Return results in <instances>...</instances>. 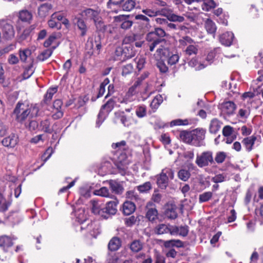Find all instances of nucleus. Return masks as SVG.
<instances>
[{
  "label": "nucleus",
  "mask_w": 263,
  "mask_h": 263,
  "mask_svg": "<svg viewBox=\"0 0 263 263\" xmlns=\"http://www.w3.org/2000/svg\"><path fill=\"white\" fill-rule=\"evenodd\" d=\"M39 111L36 105L18 102L14 109L13 114L16 120L23 123L27 119H30L37 116Z\"/></svg>",
  "instance_id": "nucleus-1"
},
{
  "label": "nucleus",
  "mask_w": 263,
  "mask_h": 263,
  "mask_svg": "<svg viewBox=\"0 0 263 263\" xmlns=\"http://www.w3.org/2000/svg\"><path fill=\"white\" fill-rule=\"evenodd\" d=\"M166 35L164 30L160 28H156L155 31L148 33L146 35V40L148 42L149 50L152 52L157 45L163 42L166 43V41L162 39Z\"/></svg>",
  "instance_id": "nucleus-2"
},
{
  "label": "nucleus",
  "mask_w": 263,
  "mask_h": 263,
  "mask_svg": "<svg viewBox=\"0 0 263 263\" xmlns=\"http://www.w3.org/2000/svg\"><path fill=\"white\" fill-rule=\"evenodd\" d=\"M115 105L114 97L109 99L105 104L103 105L97 116L96 126L99 127L104 121L109 113L114 109Z\"/></svg>",
  "instance_id": "nucleus-3"
},
{
  "label": "nucleus",
  "mask_w": 263,
  "mask_h": 263,
  "mask_svg": "<svg viewBox=\"0 0 263 263\" xmlns=\"http://www.w3.org/2000/svg\"><path fill=\"white\" fill-rule=\"evenodd\" d=\"M81 14L86 20H93L98 29L101 30L104 26L98 11L88 8L83 10Z\"/></svg>",
  "instance_id": "nucleus-4"
},
{
  "label": "nucleus",
  "mask_w": 263,
  "mask_h": 263,
  "mask_svg": "<svg viewBox=\"0 0 263 263\" xmlns=\"http://www.w3.org/2000/svg\"><path fill=\"white\" fill-rule=\"evenodd\" d=\"M214 162L213 153L210 151H204L197 155L195 161L196 164L201 168L208 166Z\"/></svg>",
  "instance_id": "nucleus-5"
},
{
  "label": "nucleus",
  "mask_w": 263,
  "mask_h": 263,
  "mask_svg": "<svg viewBox=\"0 0 263 263\" xmlns=\"http://www.w3.org/2000/svg\"><path fill=\"white\" fill-rule=\"evenodd\" d=\"M166 174H168V177L172 180L174 178V172L171 168L166 167L163 169L161 173L157 176V183L158 186L162 188L167 186L169 179L167 178Z\"/></svg>",
  "instance_id": "nucleus-6"
},
{
  "label": "nucleus",
  "mask_w": 263,
  "mask_h": 263,
  "mask_svg": "<svg viewBox=\"0 0 263 263\" xmlns=\"http://www.w3.org/2000/svg\"><path fill=\"white\" fill-rule=\"evenodd\" d=\"M109 185V189L111 193L109 192V190L106 187H102L99 190H96L93 191V194L97 196H100L104 197H108L109 198H114V193L115 192V182L113 180H107ZM104 181L103 183H105Z\"/></svg>",
  "instance_id": "nucleus-7"
},
{
  "label": "nucleus",
  "mask_w": 263,
  "mask_h": 263,
  "mask_svg": "<svg viewBox=\"0 0 263 263\" xmlns=\"http://www.w3.org/2000/svg\"><path fill=\"white\" fill-rule=\"evenodd\" d=\"M206 130L203 128H196L192 130V145L200 146L202 145L205 137Z\"/></svg>",
  "instance_id": "nucleus-8"
},
{
  "label": "nucleus",
  "mask_w": 263,
  "mask_h": 263,
  "mask_svg": "<svg viewBox=\"0 0 263 263\" xmlns=\"http://www.w3.org/2000/svg\"><path fill=\"white\" fill-rule=\"evenodd\" d=\"M133 24L132 16L130 15H119L116 16V26L123 29L127 30Z\"/></svg>",
  "instance_id": "nucleus-9"
},
{
  "label": "nucleus",
  "mask_w": 263,
  "mask_h": 263,
  "mask_svg": "<svg viewBox=\"0 0 263 263\" xmlns=\"http://www.w3.org/2000/svg\"><path fill=\"white\" fill-rule=\"evenodd\" d=\"M158 13H159V15L166 16L170 21L182 22L184 20L183 16L174 14L173 11L169 8L162 9L161 10L158 11Z\"/></svg>",
  "instance_id": "nucleus-10"
},
{
  "label": "nucleus",
  "mask_w": 263,
  "mask_h": 263,
  "mask_svg": "<svg viewBox=\"0 0 263 263\" xmlns=\"http://www.w3.org/2000/svg\"><path fill=\"white\" fill-rule=\"evenodd\" d=\"M4 36L7 40L11 39L14 35V30L12 25L5 21L0 22Z\"/></svg>",
  "instance_id": "nucleus-11"
},
{
  "label": "nucleus",
  "mask_w": 263,
  "mask_h": 263,
  "mask_svg": "<svg viewBox=\"0 0 263 263\" xmlns=\"http://www.w3.org/2000/svg\"><path fill=\"white\" fill-rule=\"evenodd\" d=\"M219 108L223 114L230 116L235 113L236 105L232 101H226L221 103Z\"/></svg>",
  "instance_id": "nucleus-12"
},
{
  "label": "nucleus",
  "mask_w": 263,
  "mask_h": 263,
  "mask_svg": "<svg viewBox=\"0 0 263 263\" xmlns=\"http://www.w3.org/2000/svg\"><path fill=\"white\" fill-rule=\"evenodd\" d=\"M18 141V137L16 135L11 134L2 140V144L5 147L12 148L17 145Z\"/></svg>",
  "instance_id": "nucleus-13"
},
{
  "label": "nucleus",
  "mask_w": 263,
  "mask_h": 263,
  "mask_svg": "<svg viewBox=\"0 0 263 263\" xmlns=\"http://www.w3.org/2000/svg\"><path fill=\"white\" fill-rule=\"evenodd\" d=\"M107 263H115V237H113L108 244Z\"/></svg>",
  "instance_id": "nucleus-14"
},
{
  "label": "nucleus",
  "mask_w": 263,
  "mask_h": 263,
  "mask_svg": "<svg viewBox=\"0 0 263 263\" xmlns=\"http://www.w3.org/2000/svg\"><path fill=\"white\" fill-rule=\"evenodd\" d=\"M189 233V227L184 226H171V235H180L183 237L187 236Z\"/></svg>",
  "instance_id": "nucleus-15"
},
{
  "label": "nucleus",
  "mask_w": 263,
  "mask_h": 263,
  "mask_svg": "<svg viewBox=\"0 0 263 263\" xmlns=\"http://www.w3.org/2000/svg\"><path fill=\"white\" fill-rule=\"evenodd\" d=\"M234 39V35L232 32H226L221 34L219 37L220 43L226 46H230Z\"/></svg>",
  "instance_id": "nucleus-16"
},
{
  "label": "nucleus",
  "mask_w": 263,
  "mask_h": 263,
  "mask_svg": "<svg viewBox=\"0 0 263 263\" xmlns=\"http://www.w3.org/2000/svg\"><path fill=\"white\" fill-rule=\"evenodd\" d=\"M171 54L168 46L164 43V45L161 44L156 50V56L158 58H167Z\"/></svg>",
  "instance_id": "nucleus-17"
},
{
  "label": "nucleus",
  "mask_w": 263,
  "mask_h": 263,
  "mask_svg": "<svg viewBox=\"0 0 263 263\" xmlns=\"http://www.w3.org/2000/svg\"><path fill=\"white\" fill-rule=\"evenodd\" d=\"M222 123L217 118H214L210 121L209 132L212 134H217L221 128Z\"/></svg>",
  "instance_id": "nucleus-18"
},
{
  "label": "nucleus",
  "mask_w": 263,
  "mask_h": 263,
  "mask_svg": "<svg viewBox=\"0 0 263 263\" xmlns=\"http://www.w3.org/2000/svg\"><path fill=\"white\" fill-rule=\"evenodd\" d=\"M76 26L80 31V35L82 36L86 35L88 27L84 21L80 18H77V22L74 23Z\"/></svg>",
  "instance_id": "nucleus-19"
},
{
  "label": "nucleus",
  "mask_w": 263,
  "mask_h": 263,
  "mask_svg": "<svg viewBox=\"0 0 263 263\" xmlns=\"http://www.w3.org/2000/svg\"><path fill=\"white\" fill-rule=\"evenodd\" d=\"M136 209L135 204L131 201H125L122 206V211L124 215H129L133 213Z\"/></svg>",
  "instance_id": "nucleus-20"
},
{
  "label": "nucleus",
  "mask_w": 263,
  "mask_h": 263,
  "mask_svg": "<svg viewBox=\"0 0 263 263\" xmlns=\"http://www.w3.org/2000/svg\"><path fill=\"white\" fill-rule=\"evenodd\" d=\"M256 140V137L254 136L248 137L242 140V143L245 146L248 152H250L253 149V146Z\"/></svg>",
  "instance_id": "nucleus-21"
},
{
  "label": "nucleus",
  "mask_w": 263,
  "mask_h": 263,
  "mask_svg": "<svg viewBox=\"0 0 263 263\" xmlns=\"http://www.w3.org/2000/svg\"><path fill=\"white\" fill-rule=\"evenodd\" d=\"M12 245V239L9 237L3 236L0 237V247L3 248L4 251H7L8 249Z\"/></svg>",
  "instance_id": "nucleus-22"
},
{
  "label": "nucleus",
  "mask_w": 263,
  "mask_h": 263,
  "mask_svg": "<svg viewBox=\"0 0 263 263\" xmlns=\"http://www.w3.org/2000/svg\"><path fill=\"white\" fill-rule=\"evenodd\" d=\"M165 215L168 218L176 219L178 216L177 207L175 205H168L165 210Z\"/></svg>",
  "instance_id": "nucleus-23"
},
{
  "label": "nucleus",
  "mask_w": 263,
  "mask_h": 263,
  "mask_svg": "<svg viewBox=\"0 0 263 263\" xmlns=\"http://www.w3.org/2000/svg\"><path fill=\"white\" fill-rule=\"evenodd\" d=\"M146 218L152 222H154L158 219V212L156 208L148 209L146 213Z\"/></svg>",
  "instance_id": "nucleus-24"
},
{
  "label": "nucleus",
  "mask_w": 263,
  "mask_h": 263,
  "mask_svg": "<svg viewBox=\"0 0 263 263\" xmlns=\"http://www.w3.org/2000/svg\"><path fill=\"white\" fill-rule=\"evenodd\" d=\"M52 6L50 4L45 3L42 5L38 9L39 15L41 17H45L48 14Z\"/></svg>",
  "instance_id": "nucleus-25"
},
{
  "label": "nucleus",
  "mask_w": 263,
  "mask_h": 263,
  "mask_svg": "<svg viewBox=\"0 0 263 263\" xmlns=\"http://www.w3.org/2000/svg\"><path fill=\"white\" fill-rule=\"evenodd\" d=\"M56 47H52V49H47L41 52L37 56V59L39 61H44L48 59L52 54L53 50Z\"/></svg>",
  "instance_id": "nucleus-26"
},
{
  "label": "nucleus",
  "mask_w": 263,
  "mask_h": 263,
  "mask_svg": "<svg viewBox=\"0 0 263 263\" xmlns=\"http://www.w3.org/2000/svg\"><path fill=\"white\" fill-rule=\"evenodd\" d=\"M39 130L43 131L46 133L51 134L53 129L50 127V122L48 119L43 120L41 122Z\"/></svg>",
  "instance_id": "nucleus-27"
},
{
  "label": "nucleus",
  "mask_w": 263,
  "mask_h": 263,
  "mask_svg": "<svg viewBox=\"0 0 263 263\" xmlns=\"http://www.w3.org/2000/svg\"><path fill=\"white\" fill-rule=\"evenodd\" d=\"M61 33H53L51 34L48 38L44 42V46L45 47H48L51 46L52 44L56 42V40L61 37Z\"/></svg>",
  "instance_id": "nucleus-28"
},
{
  "label": "nucleus",
  "mask_w": 263,
  "mask_h": 263,
  "mask_svg": "<svg viewBox=\"0 0 263 263\" xmlns=\"http://www.w3.org/2000/svg\"><path fill=\"white\" fill-rule=\"evenodd\" d=\"M171 226L165 224H159L155 228V232L157 234H171Z\"/></svg>",
  "instance_id": "nucleus-29"
},
{
  "label": "nucleus",
  "mask_w": 263,
  "mask_h": 263,
  "mask_svg": "<svg viewBox=\"0 0 263 263\" xmlns=\"http://www.w3.org/2000/svg\"><path fill=\"white\" fill-rule=\"evenodd\" d=\"M162 102L163 98L161 95H158L155 96L150 104V106L153 112H155L158 109Z\"/></svg>",
  "instance_id": "nucleus-30"
},
{
  "label": "nucleus",
  "mask_w": 263,
  "mask_h": 263,
  "mask_svg": "<svg viewBox=\"0 0 263 263\" xmlns=\"http://www.w3.org/2000/svg\"><path fill=\"white\" fill-rule=\"evenodd\" d=\"M19 18L22 22L29 23L32 18V15L27 10H22L19 13Z\"/></svg>",
  "instance_id": "nucleus-31"
},
{
  "label": "nucleus",
  "mask_w": 263,
  "mask_h": 263,
  "mask_svg": "<svg viewBox=\"0 0 263 263\" xmlns=\"http://www.w3.org/2000/svg\"><path fill=\"white\" fill-rule=\"evenodd\" d=\"M205 28L209 33L213 34L215 36L216 30L215 24L210 19H207L205 22Z\"/></svg>",
  "instance_id": "nucleus-32"
},
{
  "label": "nucleus",
  "mask_w": 263,
  "mask_h": 263,
  "mask_svg": "<svg viewBox=\"0 0 263 263\" xmlns=\"http://www.w3.org/2000/svg\"><path fill=\"white\" fill-rule=\"evenodd\" d=\"M179 136L182 141L192 145V131H181L180 133Z\"/></svg>",
  "instance_id": "nucleus-33"
},
{
  "label": "nucleus",
  "mask_w": 263,
  "mask_h": 263,
  "mask_svg": "<svg viewBox=\"0 0 263 263\" xmlns=\"http://www.w3.org/2000/svg\"><path fill=\"white\" fill-rule=\"evenodd\" d=\"M11 203L10 200H6L2 194H0V211L4 212L8 210Z\"/></svg>",
  "instance_id": "nucleus-34"
},
{
  "label": "nucleus",
  "mask_w": 263,
  "mask_h": 263,
  "mask_svg": "<svg viewBox=\"0 0 263 263\" xmlns=\"http://www.w3.org/2000/svg\"><path fill=\"white\" fill-rule=\"evenodd\" d=\"M164 245L166 248H171L176 247L177 248L182 247L183 246V242L179 239H172L165 241Z\"/></svg>",
  "instance_id": "nucleus-35"
},
{
  "label": "nucleus",
  "mask_w": 263,
  "mask_h": 263,
  "mask_svg": "<svg viewBox=\"0 0 263 263\" xmlns=\"http://www.w3.org/2000/svg\"><path fill=\"white\" fill-rule=\"evenodd\" d=\"M91 204L92 211L94 214L100 215L104 212L105 209H103L101 208V204L98 201L92 200Z\"/></svg>",
  "instance_id": "nucleus-36"
},
{
  "label": "nucleus",
  "mask_w": 263,
  "mask_h": 263,
  "mask_svg": "<svg viewBox=\"0 0 263 263\" xmlns=\"http://www.w3.org/2000/svg\"><path fill=\"white\" fill-rule=\"evenodd\" d=\"M76 220L81 224L86 220V215L83 209H80L76 212Z\"/></svg>",
  "instance_id": "nucleus-37"
},
{
  "label": "nucleus",
  "mask_w": 263,
  "mask_h": 263,
  "mask_svg": "<svg viewBox=\"0 0 263 263\" xmlns=\"http://www.w3.org/2000/svg\"><path fill=\"white\" fill-rule=\"evenodd\" d=\"M178 42L179 43V46L182 47H184L186 46H189L192 44H195L194 40L188 36H184L180 38Z\"/></svg>",
  "instance_id": "nucleus-38"
},
{
  "label": "nucleus",
  "mask_w": 263,
  "mask_h": 263,
  "mask_svg": "<svg viewBox=\"0 0 263 263\" xmlns=\"http://www.w3.org/2000/svg\"><path fill=\"white\" fill-rule=\"evenodd\" d=\"M106 213L109 215L115 214V202L114 201H109L106 203L105 211Z\"/></svg>",
  "instance_id": "nucleus-39"
},
{
  "label": "nucleus",
  "mask_w": 263,
  "mask_h": 263,
  "mask_svg": "<svg viewBox=\"0 0 263 263\" xmlns=\"http://www.w3.org/2000/svg\"><path fill=\"white\" fill-rule=\"evenodd\" d=\"M227 157V154L224 152H218L216 153L214 160L218 164L222 163Z\"/></svg>",
  "instance_id": "nucleus-40"
},
{
  "label": "nucleus",
  "mask_w": 263,
  "mask_h": 263,
  "mask_svg": "<svg viewBox=\"0 0 263 263\" xmlns=\"http://www.w3.org/2000/svg\"><path fill=\"white\" fill-rule=\"evenodd\" d=\"M213 196V193L211 192H205L201 194L199 196V202L200 203L205 202L209 201Z\"/></svg>",
  "instance_id": "nucleus-41"
},
{
  "label": "nucleus",
  "mask_w": 263,
  "mask_h": 263,
  "mask_svg": "<svg viewBox=\"0 0 263 263\" xmlns=\"http://www.w3.org/2000/svg\"><path fill=\"white\" fill-rule=\"evenodd\" d=\"M142 243L138 240L133 241L130 246V249L134 252H138L142 250Z\"/></svg>",
  "instance_id": "nucleus-42"
},
{
  "label": "nucleus",
  "mask_w": 263,
  "mask_h": 263,
  "mask_svg": "<svg viewBox=\"0 0 263 263\" xmlns=\"http://www.w3.org/2000/svg\"><path fill=\"white\" fill-rule=\"evenodd\" d=\"M135 6V2L133 0H127L122 5V9L124 11H130L133 10Z\"/></svg>",
  "instance_id": "nucleus-43"
},
{
  "label": "nucleus",
  "mask_w": 263,
  "mask_h": 263,
  "mask_svg": "<svg viewBox=\"0 0 263 263\" xmlns=\"http://www.w3.org/2000/svg\"><path fill=\"white\" fill-rule=\"evenodd\" d=\"M190 172L184 169L180 170L178 173V178L183 181H187L190 177Z\"/></svg>",
  "instance_id": "nucleus-44"
},
{
  "label": "nucleus",
  "mask_w": 263,
  "mask_h": 263,
  "mask_svg": "<svg viewBox=\"0 0 263 263\" xmlns=\"http://www.w3.org/2000/svg\"><path fill=\"white\" fill-rule=\"evenodd\" d=\"M135 61L137 64V68L140 70L144 67L145 58L143 55H138L135 58Z\"/></svg>",
  "instance_id": "nucleus-45"
},
{
  "label": "nucleus",
  "mask_w": 263,
  "mask_h": 263,
  "mask_svg": "<svg viewBox=\"0 0 263 263\" xmlns=\"http://www.w3.org/2000/svg\"><path fill=\"white\" fill-rule=\"evenodd\" d=\"M215 6L216 4L213 0H206L202 5V9L207 11Z\"/></svg>",
  "instance_id": "nucleus-46"
},
{
  "label": "nucleus",
  "mask_w": 263,
  "mask_h": 263,
  "mask_svg": "<svg viewBox=\"0 0 263 263\" xmlns=\"http://www.w3.org/2000/svg\"><path fill=\"white\" fill-rule=\"evenodd\" d=\"M185 51L186 54L189 55H191L192 54H196L198 52L197 46L194 45V44L189 45L187 47Z\"/></svg>",
  "instance_id": "nucleus-47"
},
{
  "label": "nucleus",
  "mask_w": 263,
  "mask_h": 263,
  "mask_svg": "<svg viewBox=\"0 0 263 263\" xmlns=\"http://www.w3.org/2000/svg\"><path fill=\"white\" fill-rule=\"evenodd\" d=\"M138 218V217H135V216H131L126 218L124 219L125 224L127 227H132L136 224Z\"/></svg>",
  "instance_id": "nucleus-48"
},
{
  "label": "nucleus",
  "mask_w": 263,
  "mask_h": 263,
  "mask_svg": "<svg viewBox=\"0 0 263 263\" xmlns=\"http://www.w3.org/2000/svg\"><path fill=\"white\" fill-rule=\"evenodd\" d=\"M57 91V87L50 88L48 89L45 96V100L46 101H50L54 93Z\"/></svg>",
  "instance_id": "nucleus-49"
},
{
  "label": "nucleus",
  "mask_w": 263,
  "mask_h": 263,
  "mask_svg": "<svg viewBox=\"0 0 263 263\" xmlns=\"http://www.w3.org/2000/svg\"><path fill=\"white\" fill-rule=\"evenodd\" d=\"M146 108L144 105L138 106L136 110V115L139 118L144 117L146 115Z\"/></svg>",
  "instance_id": "nucleus-50"
},
{
  "label": "nucleus",
  "mask_w": 263,
  "mask_h": 263,
  "mask_svg": "<svg viewBox=\"0 0 263 263\" xmlns=\"http://www.w3.org/2000/svg\"><path fill=\"white\" fill-rule=\"evenodd\" d=\"M227 175L223 174H218L212 178V181L215 183H220L226 180Z\"/></svg>",
  "instance_id": "nucleus-51"
},
{
  "label": "nucleus",
  "mask_w": 263,
  "mask_h": 263,
  "mask_svg": "<svg viewBox=\"0 0 263 263\" xmlns=\"http://www.w3.org/2000/svg\"><path fill=\"white\" fill-rule=\"evenodd\" d=\"M48 24L50 28H55L58 29H60L61 28V23L58 21H56V20L54 18H52L51 16V18L48 22Z\"/></svg>",
  "instance_id": "nucleus-52"
},
{
  "label": "nucleus",
  "mask_w": 263,
  "mask_h": 263,
  "mask_svg": "<svg viewBox=\"0 0 263 263\" xmlns=\"http://www.w3.org/2000/svg\"><path fill=\"white\" fill-rule=\"evenodd\" d=\"M250 115V111L247 109L240 108L239 109L237 117L241 119H247Z\"/></svg>",
  "instance_id": "nucleus-53"
},
{
  "label": "nucleus",
  "mask_w": 263,
  "mask_h": 263,
  "mask_svg": "<svg viewBox=\"0 0 263 263\" xmlns=\"http://www.w3.org/2000/svg\"><path fill=\"white\" fill-rule=\"evenodd\" d=\"M190 124V121L187 119L181 120L177 119L171 121V126L176 125H186Z\"/></svg>",
  "instance_id": "nucleus-54"
},
{
  "label": "nucleus",
  "mask_w": 263,
  "mask_h": 263,
  "mask_svg": "<svg viewBox=\"0 0 263 263\" xmlns=\"http://www.w3.org/2000/svg\"><path fill=\"white\" fill-rule=\"evenodd\" d=\"M151 187V184L149 182H146L143 184L137 186L138 190L140 193H144L149 191Z\"/></svg>",
  "instance_id": "nucleus-55"
},
{
  "label": "nucleus",
  "mask_w": 263,
  "mask_h": 263,
  "mask_svg": "<svg viewBox=\"0 0 263 263\" xmlns=\"http://www.w3.org/2000/svg\"><path fill=\"white\" fill-rule=\"evenodd\" d=\"M168 59V64L173 65L176 64L179 61V55L177 53L173 54L170 55Z\"/></svg>",
  "instance_id": "nucleus-56"
},
{
  "label": "nucleus",
  "mask_w": 263,
  "mask_h": 263,
  "mask_svg": "<svg viewBox=\"0 0 263 263\" xmlns=\"http://www.w3.org/2000/svg\"><path fill=\"white\" fill-rule=\"evenodd\" d=\"M133 67L131 64H128L122 68V75L123 76H126L133 72Z\"/></svg>",
  "instance_id": "nucleus-57"
},
{
  "label": "nucleus",
  "mask_w": 263,
  "mask_h": 263,
  "mask_svg": "<svg viewBox=\"0 0 263 263\" xmlns=\"http://www.w3.org/2000/svg\"><path fill=\"white\" fill-rule=\"evenodd\" d=\"M189 65L191 67H195V69L197 70H201L205 67V66L202 64H198L197 61L195 59L191 60L189 62Z\"/></svg>",
  "instance_id": "nucleus-58"
},
{
  "label": "nucleus",
  "mask_w": 263,
  "mask_h": 263,
  "mask_svg": "<svg viewBox=\"0 0 263 263\" xmlns=\"http://www.w3.org/2000/svg\"><path fill=\"white\" fill-rule=\"evenodd\" d=\"M139 36L138 35L134 34L133 36L129 37L128 40L129 41H134L135 42V45L137 47H141L142 45H143L144 41L143 40H138L139 38Z\"/></svg>",
  "instance_id": "nucleus-59"
},
{
  "label": "nucleus",
  "mask_w": 263,
  "mask_h": 263,
  "mask_svg": "<svg viewBox=\"0 0 263 263\" xmlns=\"http://www.w3.org/2000/svg\"><path fill=\"white\" fill-rule=\"evenodd\" d=\"M30 50L26 49L23 50H20V57L22 62H25L27 57L30 54Z\"/></svg>",
  "instance_id": "nucleus-60"
},
{
  "label": "nucleus",
  "mask_w": 263,
  "mask_h": 263,
  "mask_svg": "<svg viewBox=\"0 0 263 263\" xmlns=\"http://www.w3.org/2000/svg\"><path fill=\"white\" fill-rule=\"evenodd\" d=\"M88 97L86 96H80L78 98L76 105L78 107L83 106L88 101Z\"/></svg>",
  "instance_id": "nucleus-61"
},
{
  "label": "nucleus",
  "mask_w": 263,
  "mask_h": 263,
  "mask_svg": "<svg viewBox=\"0 0 263 263\" xmlns=\"http://www.w3.org/2000/svg\"><path fill=\"white\" fill-rule=\"evenodd\" d=\"M34 70L31 66H29L26 68L24 70L23 77L24 79H27L30 78L33 73Z\"/></svg>",
  "instance_id": "nucleus-62"
},
{
  "label": "nucleus",
  "mask_w": 263,
  "mask_h": 263,
  "mask_svg": "<svg viewBox=\"0 0 263 263\" xmlns=\"http://www.w3.org/2000/svg\"><path fill=\"white\" fill-rule=\"evenodd\" d=\"M157 66L161 72L165 73L168 71V67L163 61H158Z\"/></svg>",
  "instance_id": "nucleus-63"
},
{
  "label": "nucleus",
  "mask_w": 263,
  "mask_h": 263,
  "mask_svg": "<svg viewBox=\"0 0 263 263\" xmlns=\"http://www.w3.org/2000/svg\"><path fill=\"white\" fill-rule=\"evenodd\" d=\"M233 131V128L231 126L227 125L223 127L222 134L224 137H230L231 136Z\"/></svg>",
  "instance_id": "nucleus-64"
}]
</instances>
